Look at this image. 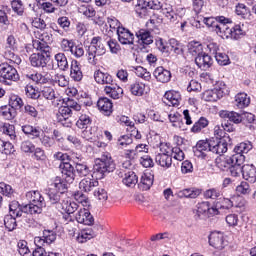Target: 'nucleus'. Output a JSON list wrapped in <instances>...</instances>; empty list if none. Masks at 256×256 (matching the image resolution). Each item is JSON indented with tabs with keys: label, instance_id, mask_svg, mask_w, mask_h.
<instances>
[{
	"label": "nucleus",
	"instance_id": "60",
	"mask_svg": "<svg viewBox=\"0 0 256 256\" xmlns=\"http://www.w3.org/2000/svg\"><path fill=\"white\" fill-rule=\"evenodd\" d=\"M205 213L211 215V207H209V202H202L197 205L198 217H201V215H205Z\"/></svg>",
	"mask_w": 256,
	"mask_h": 256
},
{
	"label": "nucleus",
	"instance_id": "38",
	"mask_svg": "<svg viewBox=\"0 0 256 256\" xmlns=\"http://www.w3.org/2000/svg\"><path fill=\"white\" fill-rule=\"evenodd\" d=\"M136 37H138L141 45H151V43H153V36L151 35V32L147 30L142 29L138 31Z\"/></svg>",
	"mask_w": 256,
	"mask_h": 256
},
{
	"label": "nucleus",
	"instance_id": "27",
	"mask_svg": "<svg viewBox=\"0 0 256 256\" xmlns=\"http://www.w3.org/2000/svg\"><path fill=\"white\" fill-rule=\"evenodd\" d=\"M177 197L183 199L184 197L187 199H197L199 195H201V190L195 188H186L183 190H179L176 193Z\"/></svg>",
	"mask_w": 256,
	"mask_h": 256
},
{
	"label": "nucleus",
	"instance_id": "37",
	"mask_svg": "<svg viewBox=\"0 0 256 256\" xmlns=\"http://www.w3.org/2000/svg\"><path fill=\"white\" fill-rule=\"evenodd\" d=\"M0 133L10 137L11 141L17 139V133L15 132V126L9 123L0 124Z\"/></svg>",
	"mask_w": 256,
	"mask_h": 256
},
{
	"label": "nucleus",
	"instance_id": "23",
	"mask_svg": "<svg viewBox=\"0 0 256 256\" xmlns=\"http://www.w3.org/2000/svg\"><path fill=\"white\" fill-rule=\"evenodd\" d=\"M219 115L221 119H228V121H230L231 123H235L236 125L243 121V117L241 116V114L234 111L221 110L219 112Z\"/></svg>",
	"mask_w": 256,
	"mask_h": 256
},
{
	"label": "nucleus",
	"instance_id": "32",
	"mask_svg": "<svg viewBox=\"0 0 256 256\" xmlns=\"http://www.w3.org/2000/svg\"><path fill=\"white\" fill-rule=\"evenodd\" d=\"M155 161L157 165H160V167L169 169V167L173 165V156H171V154H157Z\"/></svg>",
	"mask_w": 256,
	"mask_h": 256
},
{
	"label": "nucleus",
	"instance_id": "11",
	"mask_svg": "<svg viewBox=\"0 0 256 256\" xmlns=\"http://www.w3.org/2000/svg\"><path fill=\"white\" fill-rule=\"evenodd\" d=\"M75 217L76 221L83 225H93V223H95V218H93V215H91V212H89L87 208L78 210Z\"/></svg>",
	"mask_w": 256,
	"mask_h": 256
},
{
	"label": "nucleus",
	"instance_id": "34",
	"mask_svg": "<svg viewBox=\"0 0 256 256\" xmlns=\"http://www.w3.org/2000/svg\"><path fill=\"white\" fill-rule=\"evenodd\" d=\"M23 213L29 214V211L25 210V206L19 205V202L12 201L9 204V215H14L15 217H23Z\"/></svg>",
	"mask_w": 256,
	"mask_h": 256
},
{
	"label": "nucleus",
	"instance_id": "13",
	"mask_svg": "<svg viewBox=\"0 0 256 256\" xmlns=\"http://www.w3.org/2000/svg\"><path fill=\"white\" fill-rule=\"evenodd\" d=\"M210 53L215 57L219 65H229V56L223 52H220L217 48V44L208 45Z\"/></svg>",
	"mask_w": 256,
	"mask_h": 256
},
{
	"label": "nucleus",
	"instance_id": "40",
	"mask_svg": "<svg viewBox=\"0 0 256 256\" xmlns=\"http://www.w3.org/2000/svg\"><path fill=\"white\" fill-rule=\"evenodd\" d=\"M253 149V144L250 141L241 142L234 148V155H247Z\"/></svg>",
	"mask_w": 256,
	"mask_h": 256
},
{
	"label": "nucleus",
	"instance_id": "26",
	"mask_svg": "<svg viewBox=\"0 0 256 256\" xmlns=\"http://www.w3.org/2000/svg\"><path fill=\"white\" fill-rule=\"evenodd\" d=\"M162 13L165 19L170 23H179L182 19L181 15L175 13V10H173V7L171 6L162 8Z\"/></svg>",
	"mask_w": 256,
	"mask_h": 256
},
{
	"label": "nucleus",
	"instance_id": "39",
	"mask_svg": "<svg viewBox=\"0 0 256 256\" xmlns=\"http://www.w3.org/2000/svg\"><path fill=\"white\" fill-rule=\"evenodd\" d=\"M26 77L34 81V83H40L41 85H45V83H49V81H51V77H49L48 73L27 74Z\"/></svg>",
	"mask_w": 256,
	"mask_h": 256
},
{
	"label": "nucleus",
	"instance_id": "42",
	"mask_svg": "<svg viewBox=\"0 0 256 256\" xmlns=\"http://www.w3.org/2000/svg\"><path fill=\"white\" fill-rule=\"evenodd\" d=\"M90 47H93L94 52L98 55V57H101V55H105V45L101 43L100 37H94L91 40Z\"/></svg>",
	"mask_w": 256,
	"mask_h": 256
},
{
	"label": "nucleus",
	"instance_id": "50",
	"mask_svg": "<svg viewBox=\"0 0 256 256\" xmlns=\"http://www.w3.org/2000/svg\"><path fill=\"white\" fill-rule=\"evenodd\" d=\"M89 125H91V117L87 114H81L76 122L78 129H87Z\"/></svg>",
	"mask_w": 256,
	"mask_h": 256
},
{
	"label": "nucleus",
	"instance_id": "21",
	"mask_svg": "<svg viewBox=\"0 0 256 256\" xmlns=\"http://www.w3.org/2000/svg\"><path fill=\"white\" fill-rule=\"evenodd\" d=\"M104 93L112 99H121L123 97V88L112 82L110 85L105 86Z\"/></svg>",
	"mask_w": 256,
	"mask_h": 256
},
{
	"label": "nucleus",
	"instance_id": "53",
	"mask_svg": "<svg viewBox=\"0 0 256 256\" xmlns=\"http://www.w3.org/2000/svg\"><path fill=\"white\" fill-rule=\"evenodd\" d=\"M117 145L120 149H127L129 145H133V138L129 135H122L118 138Z\"/></svg>",
	"mask_w": 256,
	"mask_h": 256
},
{
	"label": "nucleus",
	"instance_id": "47",
	"mask_svg": "<svg viewBox=\"0 0 256 256\" xmlns=\"http://www.w3.org/2000/svg\"><path fill=\"white\" fill-rule=\"evenodd\" d=\"M22 131L25 135H29L31 139H37L41 135V131L38 128L29 124L22 126Z\"/></svg>",
	"mask_w": 256,
	"mask_h": 256
},
{
	"label": "nucleus",
	"instance_id": "7",
	"mask_svg": "<svg viewBox=\"0 0 256 256\" xmlns=\"http://www.w3.org/2000/svg\"><path fill=\"white\" fill-rule=\"evenodd\" d=\"M51 56H47V54L43 53V52H39V53H33L30 56V63L32 65V67H42L45 68L47 67V63H49V58Z\"/></svg>",
	"mask_w": 256,
	"mask_h": 256
},
{
	"label": "nucleus",
	"instance_id": "6",
	"mask_svg": "<svg viewBox=\"0 0 256 256\" xmlns=\"http://www.w3.org/2000/svg\"><path fill=\"white\" fill-rule=\"evenodd\" d=\"M49 43H51V35L44 32L38 37V40L33 41V47L37 51H41V53L47 55V57H51V46H49Z\"/></svg>",
	"mask_w": 256,
	"mask_h": 256
},
{
	"label": "nucleus",
	"instance_id": "4",
	"mask_svg": "<svg viewBox=\"0 0 256 256\" xmlns=\"http://www.w3.org/2000/svg\"><path fill=\"white\" fill-rule=\"evenodd\" d=\"M19 73L17 69L8 63L0 64V83L11 85V81H18Z\"/></svg>",
	"mask_w": 256,
	"mask_h": 256
},
{
	"label": "nucleus",
	"instance_id": "17",
	"mask_svg": "<svg viewBox=\"0 0 256 256\" xmlns=\"http://www.w3.org/2000/svg\"><path fill=\"white\" fill-rule=\"evenodd\" d=\"M223 95H225V93L221 88H214L211 90H206L202 94V99H204V101L215 103V101H219V99H221Z\"/></svg>",
	"mask_w": 256,
	"mask_h": 256
},
{
	"label": "nucleus",
	"instance_id": "33",
	"mask_svg": "<svg viewBox=\"0 0 256 256\" xmlns=\"http://www.w3.org/2000/svg\"><path fill=\"white\" fill-rule=\"evenodd\" d=\"M135 11L139 17H147L149 15V1L147 0H137L134 5Z\"/></svg>",
	"mask_w": 256,
	"mask_h": 256
},
{
	"label": "nucleus",
	"instance_id": "52",
	"mask_svg": "<svg viewBox=\"0 0 256 256\" xmlns=\"http://www.w3.org/2000/svg\"><path fill=\"white\" fill-rule=\"evenodd\" d=\"M209 125V120L205 117H200L197 122L194 123L191 128L192 133H199L202 129H205Z\"/></svg>",
	"mask_w": 256,
	"mask_h": 256
},
{
	"label": "nucleus",
	"instance_id": "45",
	"mask_svg": "<svg viewBox=\"0 0 256 256\" xmlns=\"http://www.w3.org/2000/svg\"><path fill=\"white\" fill-rule=\"evenodd\" d=\"M146 85L144 83H134L130 85V93L132 95H135L136 97H142V95H145L147 93Z\"/></svg>",
	"mask_w": 256,
	"mask_h": 256
},
{
	"label": "nucleus",
	"instance_id": "22",
	"mask_svg": "<svg viewBox=\"0 0 256 256\" xmlns=\"http://www.w3.org/2000/svg\"><path fill=\"white\" fill-rule=\"evenodd\" d=\"M94 79L99 85L109 86L113 83V76L109 73L102 72L101 70H96L94 72Z\"/></svg>",
	"mask_w": 256,
	"mask_h": 256
},
{
	"label": "nucleus",
	"instance_id": "59",
	"mask_svg": "<svg viewBox=\"0 0 256 256\" xmlns=\"http://www.w3.org/2000/svg\"><path fill=\"white\" fill-rule=\"evenodd\" d=\"M25 95H26V97H29L30 99H39V97H41V92H39L35 88H33L32 85H27L25 87Z\"/></svg>",
	"mask_w": 256,
	"mask_h": 256
},
{
	"label": "nucleus",
	"instance_id": "5",
	"mask_svg": "<svg viewBox=\"0 0 256 256\" xmlns=\"http://www.w3.org/2000/svg\"><path fill=\"white\" fill-rule=\"evenodd\" d=\"M57 209L62 211L63 213H67L64 215L63 219L66 221H71V214L75 213L77 209H79V205L73 201L67 195L62 194V201L58 203Z\"/></svg>",
	"mask_w": 256,
	"mask_h": 256
},
{
	"label": "nucleus",
	"instance_id": "56",
	"mask_svg": "<svg viewBox=\"0 0 256 256\" xmlns=\"http://www.w3.org/2000/svg\"><path fill=\"white\" fill-rule=\"evenodd\" d=\"M134 72L137 75V77L144 79V81H151V73L147 71V69L143 68L142 66L135 67Z\"/></svg>",
	"mask_w": 256,
	"mask_h": 256
},
{
	"label": "nucleus",
	"instance_id": "54",
	"mask_svg": "<svg viewBox=\"0 0 256 256\" xmlns=\"http://www.w3.org/2000/svg\"><path fill=\"white\" fill-rule=\"evenodd\" d=\"M11 7L16 15L23 17V13H25V7L23 6V2L21 0H13L11 2Z\"/></svg>",
	"mask_w": 256,
	"mask_h": 256
},
{
	"label": "nucleus",
	"instance_id": "49",
	"mask_svg": "<svg viewBox=\"0 0 256 256\" xmlns=\"http://www.w3.org/2000/svg\"><path fill=\"white\" fill-rule=\"evenodd\" d=\"M17 216L8 214L4 217V225L8 231H14L17 228Z\"/></svg>",
	"mask_w": 256,
	"mask_h": 256
},
{
	"label": "nucleus",
	"instance_id": "62",
	"mask_svg": "<svg viewBox=\"0 0 256 256\" xmlns=\"http://www.w3.org/2000/svg\"><path fill=\"white\" fill-rule=\"evenodd\" d=\"M18 246V253L22 256H29L31 251L29 250V247L27 246V241L20 240L17 244Z\"/></svg>",
	"mask_w": 256,
	"mask_h": 256
},
{
	"label": "nucleus",
	"instance_id": "63",
	"mask_svg": "<svg viewBox=\"0 0 256 256\" xmlns=\"http://www.w3.org/2000/svg\"><path fill=\"white\" fill-rule=\"evenodd\" d=\"M0 193H2V195H5L6 197H11L15 193V191L13 190V187H11V185L0 182Z\"/></svg>",
	"mask_w": 256,
	"mask_h": 256
},
{
	"label": "nucleus",
	"instance_id": "20",
	"mask_svg": "<svg viewBox=\"0 0 256 256\" xmlns=\"http://www.w3.org/2000/svg\"><path fill=\"white\" fill-rule=\"evenodd\" d=\"M210 151L216 155H223V153H227V141L223 139H212Z\"/></svg>",
	"mask_w": 256,
	"mask_h": 256
},
{
	"label": "nucleus",
	"instance_id": "61",
	"mask_svg": "<svg viewBox=\"0 0 256 256\" xmlns=\"http://www.w3.org/2000/svg\"><path fill=\"white\" fill-rule=\"evenodd\" d=\"M206 199H219L221 197V191L217 188H211L204 192Z\"/></svg>",
	"mask_w": 256,
	"mask_h": 256
},
{
	"label": "nucleus",
	"instance_id": "35",
	"mask_svg": "<svg viewBox=\"0 0 256 256\" xmlns=\"http://www.w3.org/2000/svg\"><path fill=\"white\" fill-rule=\"evenodd\" d=\"M251 104V98L246 93H239L235 96V105L238 109H245Z\"/></svg>",
	"mask_w": 256,
	"mask_h": 256
},
{
	"label": "nucleus",
	"instance_id": "19",
	"mask_svg": "<svg viewBox=\"0 0 256 256\" xmlns=\"http://www.w3.org/2000/svg\"><path fill=\"white\" fill-rule=\"evenodd\" d=\"M97 107L106 117L113 113V102L107 97L100 98L97 102Z\"/></svg>",
	"mask_w": 256,
	"mask_h": 256
},
{
	"label": "nucleus",
	"instance_id": "9",
	"mask_svg": "<svg viewBox=\"0 0 256 256\" xmlns=\"http://www.w3.org/2000/svg\"><path fill=\"white\" fill-rule=\"evenodd\" d=\"M60 169H62V174L64 175V181L67 182V185H71L75 181V168L69 162L60 163Z\"/></svg>",
	"mask_w": 256,
	"mask_h": 256
},
{
	"label": "nucleus",
	"instance_id": "30",
	"mask_svg": "<svg viewBox=\"0 0 256 256\" xmlns=\"http://www.w3.org/2000/svg\"><path fill=\"white\" fill-rule=\"evenodd\" d=\"M155 179V176L153 174L147 172L144 173L140 179L139 187L142 189V191H149L151 187H153V181Z\"/></svg>",
	"mask_w": 256,
	"mask_h": 256
},
{
	"label": "nucleus",
	"instance_id": "14",
	"mask_svg": "<svg viewBox=\"0 0 256 256\" xmlns=\"http://www.w3.org/2000/svg\"><path fill=\"white\" fill-rule=\"evenodd\" d=\"M117 35L118 41L122 45H133L135 41V35H133V33H131V31H129L125 27L118 29Z\"/></svg>",
	"mask_w": 256,
	"mask_h": 256
},
{
	"label": "nucleus",
	"instance_id": "15",
	"mask_svg": "<svg viewBox=\"0 0 256 256\" xmlns=\"http://www.w3.org/2000/svg\"><path fill=\"white\" fill-rule=\"evenodd\" d=\"M235 159H237V155L220 156L216 159V166L221 171H229L230 167L235 163Z\"/></svg>",
	"mask_w": 256,
	"mask_h": 256
},
{
	"label": "nucleus",
	"instance_id": "24",
	"mask_svg": "<svg viewBox=\"0 0 256 256\" xmlns=\"http://www.w3.org/2000/svg\"><path fill=\"white\" fill-rule=\"evenodd\" d=\"M242 176L249 183H255L256 181V168L253 164L243 165Z\"/></svg>",
	"mask_w": 256,
	"mask_h": 256
},
{
	"label": "nucleus",
	"instance_id": "41",
	"mask_svg": "<svg viewBox=\"0 0 256 256\" xmlns=\"http://www.w3.org/2000/svg\"><path fill=\"white\" fill-rule=\"evenodd\" d=\"M54 59L60 71H67V69H69V62L67 61V56H65L64 53H57L54 56Z\"/></svg>",
	"mask_w": 256,
	"mask_h": 256
},
{
	"label": "nucleus",
	"instance_id": "51",
	"mask_svg": "<svg viewBox=\"0 0 256 256\" xmlns=\"http://www.w3.org/2000/svg\"><path fill=\"white\" fill-rule=\"evenodd\" d=\"M188 53L190 55H193L194 57L197 55H202L203 53V45H201L199 42H191L188 46Z\"/></svg>",
	"mask_w": 256,
	"mask_h": 256
},
{
	"label": "nucleus",
	"instance_id": "64",
	"mask_svg": "<svg viewBox=\"0 0 256 256\" xmlns=\"http://www.w3.org/2000/svg\"><path fill=\"white\" fill-rule=\"evenodd\" d=\"M42 96L48 101H53L56 98L55 90L52 87L46 86L42 89Z\"/></svg>",
	"mask_w": 256,
	"mask_h": 256
},
{
	"label": "nucleus",
	"instance_id": "12",
	"mask_svg": "<svg viewBox=\"0 0 256 256\" xmlns=\"http://www.w3.org/2000/svg\"><path fill=\"white\" fill-rule=\"evenodd\" d=\"M209 151H211V140H200L194 147V155L196 157H201L202 159H204V157H207V152Z\"/></svg>",
	"mask_w": 256,
	"mask_h": 256
},
{
	"label": "nucleus",
	"instance_id": "1",
	"mask_svg": "<svg viewBox=\"0 0 256 256\" xmlns=\"http://www.w3.org/2000/svg\"><path fill=\"white\" fill-rule=\"evenodd\" d=\"M201 22L208 26L222 39H239L243 35L240 25L233 26V21L225 16L202 18Z\"/></svg>",
	"mask_w": 256,
	"mask_h": 256
},
{
	"label": "nucleus",
	"instance_id": "16",
	"mask_svg": "<svg viewBox=\"0 0 256 256\" xmlns=\"http://www.w3.org/2000/svg\"><path fill=\"white\" fill-rule=\"evenodd\" d=\"M181 101V94L175 91H168L164 94L163 103L168 105V107H179V103Z\"/></svg>",
	"mask_w": 256,
	"mask_h": 256
},
{
	"label": "nucleus",
	"instance_id": "8",
	"mask_svg": "<svg viewBox=\"0 0 256 256\" xmlns=\"http://www.w3.org/2000/svg\"><path fill=\"white\" fill-rule=\"evenodd\" d=\"M71 115H73V110L63 106L59 109L57 113V121L61 123L63 127H71Z\"/></svg>",
	"mask_w": 256,
	"mask_h": 256
},
{
	"label": "nucleus",
	"instance_id": "57",
	"mask_svg": "<svg viewBox=\"0 0 256 256\" xmlns=\"http://www.w3.org/2000/svg\"><path fill=\"white\" fill-rule=\"evenodd\" d=\"M9 105L14 111L15 109H21V107H23V99L17 95H11Z\"/></svg>",
	"mask_w": 256,
	"mask_h": 256
},
{
	"label": "nucleus",
	"instance_id": "58",
	"mask_svg": "<svg viewBox=\"0 0 256 256\" xmlns=\"http://www.w3.org/2000/svg\"><path fill=\"white\" fill-rule=\"evenodd\" d=\"M51 79L54 81V83H57L59 87H67V85H69V80H67L63 74H55L51 77Z\"/></svg>",
	"mask_w": 256,
	"mask_h": 256
},
{
	"label": "nucleus",
	"instance_id": "46",
	"mask_svg": "<svg viewBox=\"0 0 256 256\" xmlns=\"http://www.w3.org/2000/svg\"><path fill=\"white\" fill-rule=\"evenodd\" d=\"M47 196H48L50 203H52V205H55L57 203L59 205V203H61V201H63V194H61L60 192H57V190H53L51 188L48 189Z\"/></svg>",
	"mask_w": 256,
	"mask_h": 256
},
{
	"label": "nucleus",
	"instance_id": "55",
	"mask_svg": "<svg viewBox=\"0 0 256 256\" xmlns=\"http://www.w3.org/2000/svg\"><path fill=\"white\" fill-rule=\"evenodd\" d=\"M79 13H82L85 17L88 19H91V17H95L97 15V12L95 11V8L91 5H83L79 8Z\"/></svg>",
	"mask_w": 256,
	"mask_h": 256
},
{
	"label": "nucleus",
	"instance_id": "48",
	"mask_svg": "<svg viewBox=\"0 0 256 256\" xmlns=\"http://www.w3.org/2000/svg\"><path fill=\"white\" fill-rule=\"evenodd\" d=\"M91 171L89 170V167L86 164H83L81 162H76L74 173L76 177H87Z\"/></svg>",
	"mask_w": 256,
	"mask_h": 256
},
{
	"label": "nucleus",
	"instance_id": "28",
	"mask_svg": "<svg viewBox=\"0 0 256 256\" xmlns=\"http://www.w3.org/2000/svg\"><path fill=\"white\" fill-rule=\"evenodd\" d=\"M195 63L199 69L205 71L211 67V56H209V54L202 53L195 58Z\"/></svg>",
	"mask_w": 256,
	"mask_h": 256
},
{
	"label": "nucleus",
	"instance_id": "10",
	"mask_svg": "<svg viewBox=\"0 0 256 256\" xmlns=\"http://www.w3.org/2000/svg\"><path fill=\"white\" fill-rule=\"evenodd\" d=\"M245 163V155H237L234 163L228 169L232 177L243 175V164Z\"/></svg>",
	"mask_w": 256,
	"mask_h": 256
},
{
	"label": "nucleus",
	"instance_id": "44",
	"mask_svg": "<svg viewBox=\"0 0 256 256\" xmlns=\"http://www.w3.org/2000/svg\"><path fill=\"white\" fill-rule=\"evenodd\" d=\"M97 236V232L92 229L82 230L81 233L77 236L78 243H87L89 239H93V237Z\"/></svg>",
	"mask_w": 256,
	"mask_h": 256
},
{
	"label": "nucleus",
	"instance_id": "36",
	"mask_svg": "<svg viewBox=\"0 0 256 256\" xmlns=\"http://www.w3.org/2000/svg\"><path fill=\"white\" fill-rule=\"evenodd\" d=\"M97 185H99V182L91 178H84L79 183L80 189L82 191H85V193H89V191H93V189H95Z\"/></svg>",
	"mask_w": 256,
	"mask_h": 256
},
{
	"label": "nucleus",
	"instance_id": "29",
	"mask_svg": "<svg viewBox=\"0 0 256 256\" xmlns=\"http://www.w3.org/2000/svg\"><path fill=\"white\" fill-rule=\"evenodd\" d=\"M67 182L62 180L60 177H56L54 181L50 184V189L53 191H57L61 195H65V191L68 189Z\"/></svg>",
	"mask_w": 256,
	"mask_h": 256
},
{
	"label": "nucleus",
	"instance_id": "31",
	"mask_svg": "<svg viewBox=\"0 0 256 256\" xmlns=\"http://www.w3.org/2000/svg\"><path fill=\"white\" fill-rule=\"evenodd\" d=\"M70 77L73 81H81L83 79V71H81V64L77 60H73L70 68Z\"/></svg>",
	"mask_w": 256,
	"mask_h": 256
},
{
	"label": "nucleus",
	"instance_id": "18",
	"mask_svg": "<svg viewBox=\"0 0 256 256\" xmlns=\"http://www.w3.org/2000/svg\"><path fill=\"white\" fill-rule=\"evenodd\" d=\"M209 244L211 247H214V249H218L219 251H221V249H225L223 234L221 232H212L209 235Z\"/></svg>",
	"mask_w": 256,
	"mask_h": 256
},
{
	"label": "nucleus",
	"instance_id": "43",
	"mask_svg": "<svg viewBox=\"0 0 256 256\" xmlns=\"http://www.w3.org/2000/svg\"><path fill=\"white\" fill-rule=\"evenodd\" d=\"M123 184L126 185V187H135L137 185L139 178L137 177V174L133 171H129L125 174L123 178Z\"/></svg>",
	"mask_w": 256,
	"mask_h": 256
},
{
	"label": "nucleus",
	"instance_id": "25",
	"mask_svg": "<svg viewBox=\"0 0 256 256\" xmlns=\"http://www.w3.org/2000/svg\"><path fill=\"white\" fill-rule=\"evenodd\" d=\"M153 75L160 83H169L171 81V72L163 67L156 68Z\"/></svg>",
	"mask_w": 256,
	"mask_h": 256
},
{
	"label": "nucleus",
	"instance_id": "3",
	"mask_svg": "<svg viewBox=\"0 0 256 256\" xmlns=\"http://www.w3.org/2000/svg\"><path fill=\"white\" fill-rule=\"evenodd\" d=\"M115 171V161L111 157V154L104 153L100 158L96 159V164L94 165V173H98L99 179H103L105 175L113 173Z\"/></svg>",
	"mask_w": 256,
	"mask_h": 256
},
{
	"label": "nucleus",
	"instance_id": "2",
	"mask_svg": "<svg viewBox=\"0 0 256 256\" xmlns=\"http://www.w3.org/2000/svg\"><path fill=\"white\" fill-rule=\"evenodd\" d=\"M26 197L30 203L24 206V211H29V215H39L43 213L45 198L41 196L39 191L27 192Z\"/></svg>",
	"mask_w": 256,
	"mask_h": 256
}]
</instances>
